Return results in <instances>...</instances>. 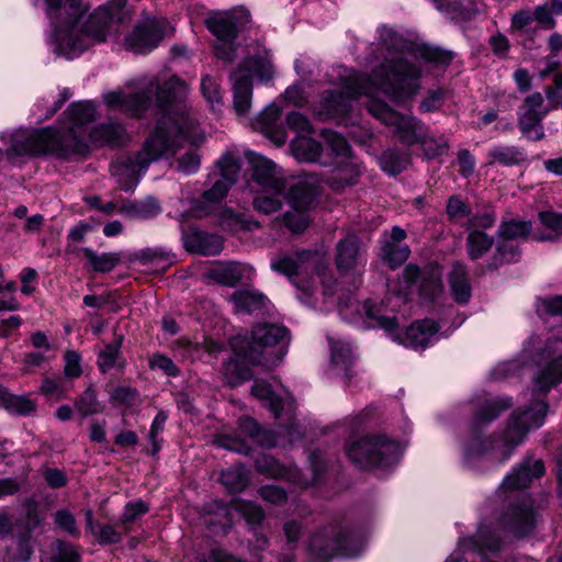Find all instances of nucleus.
<instances>
[{
  "label": "nucleus",
  "mask_w": 562,
  "mask_h": 562,
  "mask_svg": "<svg viewBox=\"0 0 562 562\" xmlns=\"http://www.w3.org/2000/svg\"><path fill=\"white\" fill-rule=\"evenodd\" d=\"M378 34L381 45L389 53L384 63L375 67L370 77L345 70L344 75H339L342 91L325 95L316 113L323 117L342 115L347 113L351 100L364 95L369 113L393 127L398 139L407 145L420 144L429 158L443 155L447 151L443 138L435 139L420 121L401 115L376 94L381 92L396 103L409 100L420 89V61L447 65L452 60V54L407 38L392 27L381 26Z\"/></svg>",
  "instance_id": "nucleus-1"
},
{
  "label": "nucleus",
  "mask_w": 562,
  "mask_h": 562,
  "mask_svg": "<svg viewBox=\"0 0 562 562\" xmlns=\"http://www.w3.org/2000/svg\"><path fill=\"white\" fill-rule=\"evenodd\" d=\"M53 31L50 49L66 59H74L97 43L116 34L123 21L126 0H111L85 16L80 0H43Z\"/></svg>",
  "instance_id": "nucleus-2"
},
{
  "label": "nucleus",
  "mask_w": 562,
  "mask_h": 562,
  "mask_svg": "<svg viewBox=\"0 0 562 562\" xmlns=\"http://www.w3.org/2000/svg\"><path fill=\"white\" fill-rule=\"evenodd\" d=\"M187 85L180 78L172 76L159 86L153 80L146 78L128 81L123 88L105 91L102 94L104 104L119 110L131 116H139L150 104L154 92L157 93L159 108L162 117L157 125L164 124V135L169 142H172V149L166 153L173 154L182 139H193V121L186 111L182 103L187 94Z\"/></svg>",
  "instance_id": "nucleus-3"
},
{
  "label": "nucleus",
  "mask_w": 562,
  "mask_h": 562,
  "mask_svg": "<svg viewBox=\"0 0 562 562\" xmlns=\"http://www.w3.org/2000/svg\"><path fill=\"white\" fill-rule=\"evenodd\" d=\"M548 364L533 379L532 402L529 407L512 414L506 428L495 437L474 434L462 442L468 456L485 453L510 454L528 432L543 425L548 405L542 397L562 381V339L549 340L540 355Z\"/></svg>",
  "instance_id": "nucleus-4"
},
{
  "label": "nucleus",
  "mask_w": 562,
  "mask_h": 562,
  "mask_svg": "<svg viewBox=\"0 0 562 562\" xmlns=\"http://www.w3.org/2000/svg\"><path fill=\"white\" fill-rule=\"evenodd\" d=\"M404 288L397 290L396 285H390L391 294L387 295L381 307L366 302L362 306L367 317L375 321V326L385 329L393 335L394 340L408 348H426L430 345L438 331V326L430 319H424L412 324L404 333L397 330L400 318L394 314L402 305H406L411 288L418 281L419 295L424 300L434 301L442 292L441 270L431 266L420 273L415 266L408 265L403 271Z\"/></svg>",
  "instance_id": "nucleus-5"
},
{
  "label": "nucleus",
  "mask_w": 562,
  "mask_h": 562,
  "mask_svg": "<svg viewBox=\"0 0 562 562\" xmlns=\"http://www.w3.org/2000/svg\"><path fill=\"white\" fill-rule=\"evenodd\" d=\"M60 130L46 127L41 130H16L3 134L2 139L10 147L8 156H40L56 154L68 156L83 154L88 149L86 125L94 120L97 108L91 101L72 103L66 111Z\"/></svg>",
  "instance_id": "nucleus-6"
},
{
  "label": "nucleus",
  "mask_w": 562,
  "mask_h": 562,
  "mask_svg": "<svg viewBox=\"0 0 562 562\" xmlns=\"http://www.w3.org/2000/svg\"><path fill=\"white\" fill-rule=\"evenodd\" d=\"M233 356L224 364V380L235 386L251 378V367L274 364L288 351L289 333L283 326L262 324L254 327L251 337L236 336L231 340Z\"/></svg>",
  "instance_id": "nucleus-7"
},
{
  "label": "nucleus",
  "mask_w": 562,
  "mask_h": 562,
  "mask_svg": "<svg viewBox=\"0 0 562 562\" xmlns=\"http://www.w3.org/2000/svg\"><path fill=\"white\" fill-rule=\"evenodd\" d=\"M274 76V66L268 49L259 45L251 46L231 75L234 110L238 116H246L251 108L252 79L270 81Z\"/></svg>",
  "instance_id": "nucleus-8"
},
{
  "label": "nucleus",
  "mask_w": 562,
  "mask_h": 562,
  "mask_svg": "<svg viewBox=\"0 0 562 562\" xmlns=\"http://www.w3.org/2000/svg\"><path fill=\"white\" fill-rule=\"evenodd\" d=\"M164 131V124L156 125L140 151L135 155L122 154L113 161L111 173L123 190L133 189L148 166L172 149V142L165 138Z\"/></svg>",
  "instance_id": "nucleus-9"
},
{
  "label": "nucleus",
  "mask_w": 562,
  "mask_h": 562,
  "mask_svg": "<svg viewBox=\"0 0 562 562\" xmlns=\"http://www.w3.org/2000/svg\"><path fill=\"white\" fill-rule=\"evenodd\" d=\"M248 19L249 12L244 7L227 11H214L209 14L205 23L216 38L214 54L218 59L231 63L235 58L237 26L248 22Z\"/></svg>",
  "instance_id": "nucleus-10"
},
{
  "label": "nucleus",
  "mask_w": 562,
  "mask_h": 562,
  "mask_svg": "<svg viewBox=\"0 0 562 562\" xmlns=\"http://www.w3.org/2000/svg\"><path fill=\"white\" fill-rule=\"evenodd\" d=\"M307 258V254H300L295 257L281 255L274 257L270 262L271 270L286 276L294 283L301 291L299 299L306 304L312 303L311 299L316 296L318 284H322V293L324 296L331 295L330 286L327 284L325 276L321 271L314 274L311 280L304 281L301 278L303 271L307 270V268L313 265L305 263Z\"/></svg>",
  "instance_id": "nucleus-11"
},
{
  "label": "nucleus",
  "mask_w": 562,
  "mask_h": 562,
  "mask_svg": "<svg viewBox=\"0 0 562 562\" xmlns=\"http://www.w3.org/2000/svg\"><path fill=\"white\" fill-rule=\"evenodd\" d=\"M323 137L327 149L335 156L336 167L329 180L333 190H340L355 182L359 176V167L350 156V148L347 140L338 133L324 131Z\"/></svg>",
  "instance_id": "nucleus-12"
},
{
  "label": "nucleus",
  "mask_w": 562,
  "mask_h": 562,
  "mask_svg": "<svg viewBox=\"0 0 562 562\" xmlns=\"http://www.w3.org/2000/svg\"><path fill=\"white\" fill-rule=\"evenodd\" d=\"M168 31L166 19L147 16L125 37L124 45L135 53H146L156 48Z\"/></svg>",
  "instance_id": "nucleus-13"
},
{
  "label": "nucleus",
  "mask_w": 562,
  "mask_h": 562,
  "mask_svg": "<svg viewBox=\"0 0 562 562\" xmlns=\"http://www.w3.org/2000/svg\"><path fill=\"white\" fill-rule=\"evenodd\" d=\"M407 442L394 440L386 435L363 436L350 440L349 457H391L402 454Z\"/></svg>",
  "instance_id": "nucleus-14"
},
{
  "label": "nucleus",
  "mask_w": 562,
  "mask_h": 562,
  "mask_svg": "<svg viewBox=\"0 0 562 562\" xmlns=\"http://www.w3.org/2000/svg\"><path fill=\"white\" fill-rule=\"evenodd\" d=\"M251 168V187L258 191L277 192L284 183L283 172L277 165L261 155L248 154Z\"/></svg>",
  "instance_id": "nucleus-15"
},
{
  "label": "nucleus",
  "mask_w": 562,
  "mask_h": 562,
  "mask_svg": "<svg viewBox=\"0 0 562 562\" xmlns=\"http://www.w3.org/2000/svg\"><path fill=\"white\" fill-rule=\"evenodd\" d=\"M548 112L549 110L543 106V97L540 92L526 97L518 113V126L521 133L529 139L540 140L544 136L541 121Z\"/></svg>",
  "instance_id": "nucleus-16"
},
{
  "label": "nucleus",
  "mask_w": 562,
  "mask_h": 562,
  "mask_svg": "<svg viewBox=\"0 0 562 562\" xmlns=\"http://www.w3.org/2000/svg\"><path fill=\"white\" fill-rule=\"evenodd\" d=\"M348 538L334 529L315 533L310 541L312 559L316 562H328L335 555H347Z\"/></svg>",
  "instance_id": "nucleus-17"
},
{
  "label": "nucleus",
  "mask_w": 562,
  "mask_h": 562,
  "mask_svg": "<svg viewBox=\"0 0 562 562\" xmlns=\"http://www.w3.org/2000/svg\"><path fill=\"white\" fill-rule=\"evenodd\" d=\"M254 276L252 266L238 261L215 262L203 274L209 282L231 288L240 282L250 281Z\"/></svg>",
  "instance_id": "nucleus-18"
},
{
  "label": "nucleus",
  "mask_w": 562,
  "mask_h": 562,
  "mask_svg": "<svg viewBox=\"0 0 562 562\" xmlns=\"http://www.w3.org/2000/svg\"><path fill=\"white\" fill-rule=\"evenodd\" d=\"M181 229L182 243L189 252L215 256L218 255L224 247V239L217 234L201 231L193 225H182Z\"/></svg>",
  "instance_id": "nucleus-19"
},
{
  "label": "nucleus",
  "mask_w": 562,
  "mask_h": 562,
  "mask_svg": "<svg viewBox=\"0 0 562 562\" xmlns=\"http://www.w3.org/2000/svg\"><path fill=\"white\" fill-rule=\"evenodd\" d=\"M220 178L215 180L212 188L204 191L203 200L210 203L220 202L227 193L228 189L237 180L240 171L238 159L231 155H224L218 161Z\"/></svg>",
  "instance_id": "nucleus-20"
},
{
  "label": "nucleus",
  "mask_w": 562,
  "mask_h": 562,
  "mask_svg": "<svg viewBox=\"0 0 562 562\" xmlns=\"http://www.w3.org/2000/svg\"><path fill=\"white\" fill-rule=\"evenodd\" d=\"M504 527L518 535H525L536 525V514L531 508L528 497H524L519 504L512 505L502 517Z\"/></svg>",
  "instance_id": "nucleus-21"
},
{
  "label": "nucleus",
  "mask_w": 562,
  "mask_h": 562,
  "mask_svg": "<svg viewBox=\"0 0 562 562\" xmlns=\"http://www.w3.org/2000/svg\"><path fill=\"white\" fill-rule=\"evenodd\" d=\"M251 394L268 406L270 411L280 417L282 409L289 401L288 391L277 381L269 383L263 380L255 381L251 387Z\"/></svg>",
  "instance_id": "nucleus-22"
},
{
  "label": "nucleus",
  "mask_w": 562,
  "mask_h": 562,
  "mask_svg": "<svg viewBox=\"0 0 562 562\" xmlns=\"http://www.w3.org/2000/svg\"><path fill=\"white\" fill-rule=\"evenodd\" d=\"M281 109L272 103L268 105L257 117L254 127L269 138L277 146L286 140L285 130L280 124Z\"/></svg>",
  "instance_id": "nucleus-23"
},
{
  "label": "nucleus",
  "mask_w": 562,
  "mask_h": 562,
  "mask_svg": "<svg viewBox=\"0 0 562 562\" xmlns=\"http://www.w3.org/2000/svg\"><path fill=\"white\" fill-rule=\"evenodd\" d=\"M544 472V465L540 459L525 460L518 470L508 475L502 483L501 493L527 487L533 477H539Z\"/></svg>",
  "instance_id": "nucleus-24"
},
{
  "label": "nucleus",
  "mask_w": 562,
  "mask_h": 562,
  "mask_svg": "<svg viewBox=\"0 0 562 562\" xmlns=\"http://www.w3.org/2000/svg\"><path fill=\"white\" fill-rule=\"evenodd\" d=\"M319 184V178L306 176L290 187L286 200L294 210L306 211L314 202Z\"/></svg>",
  "instance_id": "nucleus-25"
},
{
  "label": "nucleus",
  "mask_w": 562,
  "mask_h": 562,
  "mask_svg": "<svg viewBox=\"0 0 562 562\" xmlns=\"http://www.w3.org/2000/svg\"><path fill=\"white\" fill-rule=\"evenodd\" d=\"M291 150L296 160L301 162H319L321 165H329L326 154L322 145L307 135H297L291 143Z\"/></svg>",
  "instance_id": "nucleus-26"
},
{
  "label": "nucleus",
  "mask_w": 562,
  "mask_h": 562,
  "mask_svg": "<svg viewBox=\"0 0 562 562\" xmlns=\"http://www.w3.org/2000/svg\"><path fill=\"white\" fill-rule=\"evenodd\" d=\"M336 263L342 271L353 269L361 263V248L356 235H348L338 243Z\"/></svg>",
  "instance_id": "nucleus-27"
},
{
  "label": "nucleus",
  "mask_w": 562,
  "mask_h": 562,
  "mask_svg": "<svg viewBox=\"0 0 562 562\" xmlns=\"http://www.w3.org/2000/svg\"><path fill=\"white\" fill-rule=\"evenodd\" d=\"M89 139L95 146H119L127 139V134L121 124L110 122L93 127Z\"/></svg>",
  "instance_id": "nucleus-28"
},
{
  "label": "nucleus",
  "mask_w": 562,
  "mask_h": 562,
  "mask_svg": "<svg viewBox=\"0 0 562 562\" xmlns=\"http://www.w3.org/2000/svg\"><path fill=\"white\" fill-rule=\"evenodd\" d=\"M238 429L252 443L262 448H272L279 443V438L274 431L260 428L251 417H243L238 420Z\"/></svg>",
  "instance_id": "nucleus-29"
},
{
  "label": "nucleus",
  "mask_w": 562,
  "mask_h": 562,
  "mask_svg": "<svg viewBox=\"0 0 562 562\" xmlns=\"http://www.w3.org/2000/svg\"><path fill=\"white\" fill-rule=\"evenodd\" d=\"M330 346V364L337 374H347L352 362L351 346L341 339L328 338Z\"/></svg>",
  "instance_id": "nucleus-30"
},
{
  "label": "nucleus",
  "mask_w": 562,
  "mask_h": 562,
  "mask_svg": "<svg viewBox=\"0 0 562 562\" xmlns=\"http://www.w3.org/2000/svg\"><path fill=\"white\" fill-rule=\"evenodd\" d=\"M450 289L454 300L465 303L471 297V285L464 266L457 263L450 272Z\"/></svg>",
  "instance_id": "nucleus-31"
},
{
  "label": "nucleus",
  "mask_w": 562,
  "mask_h": 562,
  "mask_svg": "<svg viewBox=\"0 0 562 562\" xmlns=\"http://www.w3.org/2000/svg\"><path fill=\"white\" fill-rule=\"evenodd\" d=\"M75 408L82 417L103 413L105 405L98 400L94 387L88 386L75 401Z\"/></svg>",
  "instance_id": "nucleus-32"
},
{
  "label": "nucleus",
  "mask_w": 562,
  "mask_h": 562,
  "mask_svg": "<svg viewBox=\"0 0 562 562\" xmlns=\"http://www.w3.org/2000/svg\"><path fill=\"white\" fill-rule=\"evenodd\" d=\"M218 224L223 229L233 234H237L239 232H249L259 226L258 223L251 218L236 214L231 210H223L221 212Z\"/></svg>",
  "instance_id": "nucleus-33"
},
{
  "label": "nucleus",
  "mask_w": 562,
  "mask_h": 562,
  "mask_svg": "<svg viewBox=\"0 0 562 562\" xmlns=\"http://www.w3.org/2000/svg\"><path fill=\"white\" fill-rule=\"evenodd\" d=\"M218 224L223 229L233 234H237L239 232H249L259 226L258 223L251 218L236 214L231 210H223L221 212Z\"/></svg>",
  "instance_id": "nucleus-34"
},
{
  "label": "nucleus",
  "mask_w": 562,
  "mask_h": 562,
  "mask_svg": "<svg viewBox=\"0 0 562 562\" xmlns=\"http://www.w3.org/2000/svg\"><path fill=\"white\" fill-rule=\"evenodd\" d=\"M488 164L514 166L526 159L525 153L516 146H495L488 151Z\"/></svg>",
  "instance_id": "nucleus-35"
},
{
  "label": "nucleus",
  "mask_w": 562,
  "mask_h": 562,
  "mask_svg": "<svg viewBox=\"0 0 562 562\" xmlns=\"http://www.w3.org/2000/svg\"><path fill=\"white\" fill-rule=\"evenodd\" d=\"M231 300L237 312L252 313L265 305L266 297L255 291L239 290L233 293Z\"/></svg>",
  "instance_id": "nucleus-36"
},
{
  "label": "nucleus",
  "mask_w": 562,
  "mask_h": 562,
  "mask_svg": "<svg viewBox=\"0 0 562 562\" xmlns=\"http://www.w3.org/2000/svg\"><path fill=\"white\" fill-rule=\"evenodd\" d=\"M285 200V186H282L277 192L260 191L254 199V207L263 214H271L279 211Z\"/></svg>",
  "instance_id": "nucleus-37"
},
{
  "label": "nucleus",
  "mask_w": 562,
  "mask_h": 562,
  "mask_svg": "<svg viewBox=\"0 0 562 562\" xmlns=\"http://www.w3.org/2000/svg\"><path fill=\"white\" fill-rule=\"evenodd\" d=\"M82 254L91 269L102 273L112 271L121 259L116 252L97 254L91 248H85Z\"/></svg>",
  "instance_id": "nucleus-38"
},
{
  "label": "nucleus",
  "mask_w": 562,
  "mask_h": 562,
  "mask_svg": "<svg viewBox=\"0 0 562 562\" xmlns=\"http://www.w3.org/2000/svg\"><path fill=\"white\" fill-rule=\"evenodd\" d=\"M494 240L486 233L473 228L470 229L467 238V250L471 259H477L487 252Z\"/></svg>",
  "instance_id": "nucleus-39"
},
{
  "label": "nucleus",
  "mask_w": 562,
  "mask_h": 562,
  "mask_svg": "<svg viewBox=\"0 0 562 562\" xmlns=\"http://www.w3.org/2000/svg\"><path fill=\"white\" fill-rule=\"evenodd\" d=\"M381 259L395 269L401 266L409 256V248L406 244L382 243Z\"/></svg>",
  "instance_id": "nucleus-40"
},
{
  "label": "nucleus",
  "mask_w": 562,
  "mask_h": 562,
  "mask_svg": "<svg viewBox=\"0 0 562 562\" xmlns=\"http://www.w3.org/2000/svg\"><path fill=\"white\" fill-rule=\"evenodd\" d=\"M201 92L207 103L211 105L212 110L215 111L222 106L223 94L218 80L215 77L211 75H205L202 77Z\"/></svg>",
  "instance_id": "nucleus-41"
},
{
  "label": "nucleus",
  "mask_w": 562,
  "mask_h": 562,
  "mask_svg": "<svg viewBox=\"0 0 562 562\" xmlns=\"http://www.w3.org/2000/svg\"><path fill=\"white\" fill-rule=\"evenodd\" d=\"M513 405L509 397H498L486 402L476 414L479 423H490L494 420L503 411L508 409Z\"/></svg>",
  "instance_id": "nucleus-42"
},
{
  "label": "nucleus",
  "mask_w": 562,
  "mask_h": 562,
  "mask_svg": "<svg viewBox=\"0 0 562 562\" xmlns=\"http://www.w3.org/2000/svg\"><path fill=\"white\" fill-rule=\"evenodd\" d=\"M87 524L93 537L101 544L117 543L121 540V533L113 526L94 524L91 512L87 513Z\"/></svg>",
  "instance_id": "nucleus-43"
},
{
  "label": "nucleus",
  "mask_w": 562,
  "mask_h": 562,
  "mask_svg": "<svg viewBox=\"0 0 562 562\" xmlns=\"http://www.w3.org/2000/svg\"><path fill=\"white\" fill-rule=\"evenodd\" d=\"M221 482L232 492H241L249 483L248 472L241 467H236L223 472Z\"/></svg>",
  "instance_id": "nucleus-44"
},
{
  "label": "nucleus",
  "mask_w": 562,
  "mask_h": 562,
  "mask_svg": "<svg viewBox=\"0 0 562 562\" xmlns=\"http://www.w3.org/2000/svg\"><path fill=\"white\" fill-rule=\"evenodd\" d=\"M232 507L238 512L249 525H260L265 518V513L260 506L252 502L244 499H235Z\"/></svg>",
  "instance_id": "nucleus-45"
},
{
  "label": "nucleus",
  "mask_w": 562,
  "mask_h": 562,
  "mask_svg": "<svg viewBox=\"0 0 562 562\" xmlns=\"http://www.w3.org/2000/svg\"><path fill=\"white\" fill-rule=\"evenodd\" d=\"M79 554L72 544L60 540L52 543L49 562H79Z\"/></svg>",
  "instance_id": "nucleus-46"
},
{
  "label": "nucleus",
  "mask_w": 562,
  "mask_h": 562,
  "mask_svg": "<svg viewBox=\"0 0 562 562\" xmlns=\"http://www.w3.org/2000/svg\"><path fill=\"white\" fill-rule=\"evenodd\" d=\"M531 231L529 222L512 221L503 223L499 227V236L505 241H512L519 238H525Z\"/></svg>",
  "instance_id": "nucleus-47"
},
{
  "label": "nucleus",
  "mask_w": 562,
  "mask_h": 562,
  "mask_svg": "<svg viewBox=\"0 0 562 562\" xmlns=\"http://www.w3.org/2000/svg\"><path fill=\"white\" fill-rule=\"evenodd\" d=\"M123 336H119L113 342L106 344L99 353L98 364L102 372L112 369L116 362L122 345Z\"/></svg>",
  "instance_id": "nucleus-48"
},
{
  "label": "nucleus",
  "mask_w": 562,
  "mask_h": 562,
  "mask_svg": "<svg viewBox=\"0 0 562 562\" xmlns=\"http://www.w3.org/2000/svg\"><path fill=\"white\" fill-rule=\"evenodd\" d=\"M213 445L218 448H223L226 451L236 453L247 454L249 451V443L246 441V438H240L238 436H232L227 434L217 436L213 441Z\"/></svg>",
  "instance_id": "nucleus-49"
},
{
  "label": "nucleus",
  "mask_w": 562,
  "mask_h": 562,
  "mask_svg": "<svg viewBox=\"0 0 562 562\" xmlns=\"http://www.w3.org/2000/svg\"><path fill=\"white\" fill-rule=\"evenodd\" d=\"M4 408L11 414L27 415L34 411L35 405L25 396L11 394L8 402H5Z\"/></svg>",
  "instance_id": "nucleus-50"
},
{
  "label": "nucleus",
  "mask_w": 562,
  "mask_h": 562,
  "mask_svg": "<svg viewBox=\"0 0 562 562\" xmlns=\"http://www.w3.org/2000/svg\"><path fill=\"white\" fill-rule=\"evenodd\" d=\"M149 367L153 370H160L168 376H177L179 369L175 362L162 353H154L149 358Z\"/></svg>",
  "instance_id": "nucleus-51"
},
{
  "label": "nucleus",
  "mask_w": 562,
  "mask_h": 562,
  "mask_svg": "<svg viewBox=\"0 0 562 562\" xmlns=\"http://www.w3.org/2000/svg\"><path fill=\"white\" fill-rule=\"evenodd\" d=\"M537 313L541 317L562 315V296H552L538 301Z\"/></svg>",
  "instance_id": "nucleus-52"
},
{
  "label": "nucleus",
  "mask_w": 562,
  "mask_h": 562,
  "mask_svg": "<svg viewBox=\"0 0 562 562\" xmlns=\"http://www.w3.org/2000/svg\"><path fill=\"white\" fill-rule=\"evenodd\" d=\"M134 215L142 220H148L157 216L161 212L159 202L154 198H148L142 203L133 206Z\"/></svg>",
  "instance_id": "nucleus-53"
},
{
  "label": "nucleus",
  "mask_w": 562,
  "mask_h": 562,
  "mask_svg": "<svg viewBox=\"0 0 562 562\" xmlns=\"http://www.w3.org/2000/svg\"><path fill=\"white\" fill-rule=\"evenodd\" d=\"M304 212L305 211L294 209L293 212H286L283 217L285 226L294 233L304 231L308 224V218Z\"/></svg>",
  "instance_id": "nucleus-54"
},
{
  "label": "nucleus",
  "mask_w": 562,
  "mask_h": 562,
  "mask_svg": "<svg viewBox=\"0 0 562 562\" xmlns=\"http://www.w3.org/2000/svg\"><path fill=\"white\" fill-rule=\"evenodd\" d=\"M200 168V156L195 148L190 149L178 159V169L183 173L191 175Z\"/></svg>",
  "instance_id": "nucleus-55"
},
{
  "label": "nucleus",
  "mask_w": 562,
  "mask_h": 562,
  "mask_svg": "<svg viewBox=\"0 0 562 562\" xmlns=\"http://www.w3.org/2000/svg\"><path fill=\"white\" fill-rule=\"evenodd\" d=\"M167 420V415L164 412H159L154 418L149 432V440L151 442V454H156L159 452V442L158 435L162 431L165 423Z\"/></svg>",
  "instance_id": "nucleus-56"
},
{
  "label": "nucleus",
  "mask_w": 562,
  "mask_h": 562,
  "mask_svg": "<svg viewBox=\"0 0 562 562\" xmlns=\"http://www.w3.org/2000/svg\"><path fill=\"white\" fill-rule=\"evenodd\" d=\"M288 126L295 131L297 135H307L312 133L310 121L299 112H291L286 116Z\"/></svg>",
  "instance_id": "nucleus-57"
},
{
  "label": "nucleus",
  "mask_w": 562,
  "mask_h": 562,
  "mask_svg": "<svg viewBox=\"0 0 562 562\" xmlns=\"http://www.w3.org/2000/svg\"><path fill=\"white\" fill-rule=\"evenodd\" d=\"M284 99L296 106L303 105L307 100V92L305 91V87L303 82H297L291 87H289L284 94Z\"/></svg>",
  "instance_id": "nucleus-58"
},
{
  "label": "nucleus",
  "mask_w": 562,
  "mask_h": 562,
  "mask_svg": "<svg viewBox=\"0 0 562 562\" xmlns=\"http://www.w3.org/2000/svg\"><path fill=\"white\" fill-rule=\"evenodd\" d=\"M54 521L58 528L70 535H77L75 517L66 509L57 510L54 515Z\"/></svg>",
  "instance_id": "nucleus-59"
},
{
  "label": "nucleus",
  "mask_w": 562,
  "mask_h": 562,
  "mask_svg": "<svg viewBox=\"0 0 562 562\" xmlns=\"http://www.w3.org/2000/svg\"><path fill=\"white\" fill-rule=\"evenodd\" d=\"M539 220L543 226L558 235H562V213L553 211L540 212Z\"/></svg>",
  "instance_id": "nucleus-60"
},
{
  "label": "nucleus",
  "mask_w": 562,
  "mask_h": 562,
  "mask_svg": "<svg viewBox=\"0 0 562 562\" xmlns=\"http://www.w3.org/2000/svg\"><path fill=\"white\" fill-rule=\"evenodd\" d=\"M258 493L262 499L274 505H280L284 503L286 499L284 491L274 485L262 486L261 488H259Z\"/></svg>",
  "instance_id": "nucleus-61"
},
{
  "label": "nucleus",
  "mask_w": 562,
  "mask_h": 562,
  "mask_svg": "<svg viewBox=\"0 0 562 562\" xmlns=\"http://www.w3.org/2000/svg\"><path fill=\"white\" fill-rule=\"evenodd\" d=\"M43 476H44L46 483L52 488L63 487L67 483V476H66L65 472H63L59 469L46 468L43 471Z\"/></svg>",
  "instance_id": "nucleus-62"
},
{
  "label": "nucleus",
  "mask_w": 562,
  "mask_h": 562,
  "mask_svg": "<svg viewBox=\"0 0 562 562\" xmlns=\"http://www.w3.org/2000/svg\"><path fill=\"white\" fill-rule=\"evenodd\" d=\"M256 468L267 476L279 477L283 475V471L279 468L277 459H257Z\"/></svg>",
  "instance_id": "nucleus-63"
},
{
  "label": "nucleus",
  "mask_w": 562,
  "mask_h": 562,
  "mask_svg": "<svg viewBox=\"0 0 562 562\" xmlns=\"http://www.w3.org/2000/svg\"><path fill=\"white\" fill-rule=\"evenodd\" d=\"M446 95L443 90L431 91L420 103V110L424 112H432L438 110Z\"/></svg>",
  "instance_id": "nucleus-64"
}]
</instances>
